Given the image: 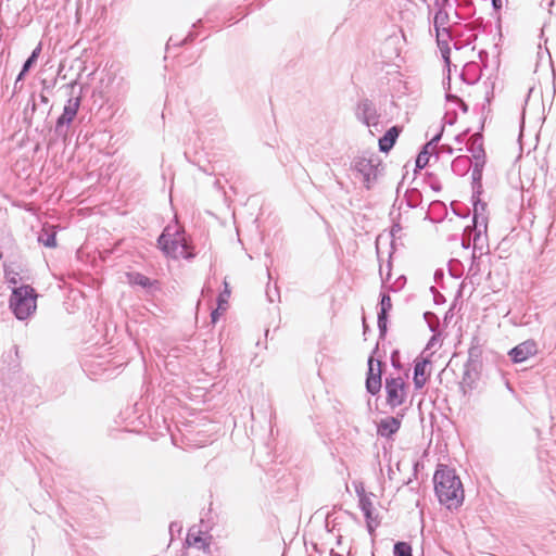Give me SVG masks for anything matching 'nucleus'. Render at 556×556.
Wrapping results in <instances>:
<instances>
[{
  "instance_id": "obj_1",
  "label": "nucleus",
  "mask_w": 556,
  "mask_h": 556,
  "mask_svg": "<svg viewBox=\"0 0 556 556\" xmlns=\"http://www.w3.org/2000/svg\"><path fill=\"white\" fill-rule=\"evenodd\" d=\"M439 502L448 509L458 508L464 502V489L459 477L445 465H439L433 476Z\"/></svg>"
},
{
  "instance_id": "obj_2",
  "label": "nucleus",
  "mask_w": 556,
  "mask_h": 556,
  "mask_svg": "<svg viewBox=\"0 0 556 556\" xmlns=\"http://www.w3.org/2000/svg\"><path fill=\"white\" fill-rule=\"evenodd\" d=\"M160 249L165 255L172 258H191L193 254L189 248L185 236L178 229L167 226L157 240Z\"/></svg>"
},
{
  "instance_id": "obj_3",
  "label": "nucleus",
  "mask_w": 556,
  "mask_h": 556,
  "mask_svg": "<svg viewBox=\"0 0 556 556\" xmlns=\"http://www.w3.org/2000/svg\"><path fill=\"white\" fill-rule=\"evenodd\" d=\"M37 294L30 286L14 287L10 296V308L20 320L27 319L37 308Z\"/></svg>"
},
{
  "instance_id": "obj_4",
  "label": "nucleus",
  "mask_w": 556,
  "mask_h": 556,
  "mask_svg": "<svg viewBox=\"0 0 556 556\" xmlns=\"http://www.w3.org/2000/svg\"><path fill=\"white\" fill-rule=\"evenodd\" d=\"M397 190L405 188V194L409 205L416 206L421 201L424 192H427L426 176H402Z\"/></svg>"
},
{
  "instance_id": "obj_5",
  "label": "nucleus",
  "mask_w": 556,
  "mask_h": 556,
  "mask_svg": "<svg viewBox=\"0 0 556 556\" xmlns=\"http://www.w3.org/2000/svg\"><path fill=\"white\" fill-rule=\"evenodd\" d=\"M387 404L394 409L401 406L407 396L406 384L401 376L386 378Z\"/></svg>"
},
{
  "instance_id": "obj_6",
  "label": "nucleus",
  "mask_w": 556,
  "mask_h": 556,
  "mask_svg": "<svg viewBox=\"0 0 556 556\" xmlns=\"http://www.w3.org/2000/svg\"><path fill=\"white\" fill-rule=\"evenodd\" d=\"M536 352V343L533 340H527L511 349L508 354L514 363H522Z\"/></svg>"
},
{
  "instance_id": "obj_7",
  "label": "nucleus",
  "mask_w": 556,
  "mask_h": 556,
  "mask_svg": "<svg viewBox=\"0 0 556 556\" xmlns=\"http://www.w3.org/2000/svg\"><path fill=\"white\" fill-rule=\"evenodd\" d=\"M403 414L382 418L377 425V433L383 438H390L396 433L401 427Z\"/></svg>"
},
{
  "instance_id": "obj_8",
  "label": "nucleus",
  "mask_w": 556,
  "mask_h": 556,
  "mask_svg": "<svg viewBox=\"0 0 556 556\" xmlns=\"http://www.w3.org/2000/svg\"><path fill=\"white\" fill-rule=\"evenodd\" d=\"M380 295H381V300H380V311L378 313V328H379L380 334L383 336L387 331L388 313L392 308V302H391L389 292L382 290Z\"/></svg>"
},
{
  "instance_id": "obj_9",
  "label": "nucleus",
  "mask_w": 556,
  "mask_h": 556,
  "mask_svg": "<svg viewBox=\"0 0 556 556\" xmlns=\"http://www.w3.org/2000/svg\"><path fill=\"white\" fill-rule=\"evenodd\" d=\"M359 507L366 518L368 531L371 533L378 526L376 518L374 517V504L370 497L366 494L359 496Z\"/></svg>"
},
{
  "instance_id": "obj_10",
  "label": "nucleus",
  "mask_w": 556,
  "mask_h": 556,
  "mask_svg": "<svg viewBox=\"0 0 556 556\" xmlns=\"http://www.w3.org/2000/svg\"><path fill=\"white\" fill-rule=\"evenodd\" d=\"M79 108V99L71 98L64 106L62 115L56 121V127L70 124L76 116Z\"/></svg>"
},
{
  "instance_id": "obj_11",
  "label": "nucleus",
  "mask_w": 556,
  "mask_h": 556,
  "mask_svg": "<svg viewBox=\"0 0 556 556\" xmlns=\"http://www.w3.org/2000/svg\"><path fill=\"white\" fill-rule=\"evenodd\" d=\"M402 128L393 126L379 139V150L388 153L395 144Z\"/></svg>"
},
{
  "instance_id": "obj_12",
  "label": "nucleus",
  "mask_w": 556,
  "mask_h": 556,
  "mask_svg": "<svg viewBox=\"0 0 556 556\" xmlns=\"http://www.w3.org/2000/svg\"><path fill=\"white\" fill-rule=\"evenodd\" d=\"M429 363L427 359L417 361L414 366V384L417 390L421 389L427 382L426 369Z\"/></svg>"
},
{
  "instance_id": "obj_13",
  "label": "nucleus",
  "mask_w": 556,
  "mask_h": 556,
  "mask_svg": "<svg viewBox=\"0 0 556 556\" xmlns=\"http://www.w3.org/2000/svg\"><path fill=\"white\" fill-rule=\"evenodd\" d=\"M391 273L389 271L386 278L382 277L381 289L387 292H397L402 290L406 283L404 276H399L394 281H391Z\"/></svg>"
},
{
  "instance_id": "obj_14",
  "label": "nucleus",
  "mask_w": 556,
  "mask_h": 556,
  "mask_svg": "<svg viewBox=\"0 0 556 556\" xmlns=\"http://www.w3.org/2000/svg\"><path fill=\"white\" fill-rule=\"evenodd\" d=\"M366 389L372 395H376L377 393H379V391L381 389V362L380 361H377L376 376L367 377Z\"/></svg>"
},
{
  "instance_id": "obj_15",
  "label": "nucleus",
  "mask_w": 556,
  "mask_h": 556,
  "mask_svg": "<svg viewBox=\"0 0 556 556\" xmlns=\"http://www.w3.org/2000/svg\"><path fill=\"white\" fill-rule=\"evenodd\" d=\"M186 541H187L188 545L194 546L199 549H203L205 552H207L210 549V543L207 542L206 538H204L202 535V533L200 531L199 532L189 531Z\"/></svg>"
},
{
  "instance_id": "obj_16",
  "label": "nucleus",
  "mask_w": 556,
  "mask_h": 556,
  "mask_svg": "<svg viewBox=\"0 0 556 556\" xmlns=\"http://www.w3.org/2000/svg\"><path fill=\"white\" fill-rule=\"evenodd\" d=\"M434 147L431 143H427L424 149L419 152L416 159V168L422 169L429 165L431 157L433 156Z\"/></svg>"
},
{
  "instance_id": "obj_17",
  "label": "nucleus",
  "mask_w": 556,
  "mask_h": 556,
  "mask_svg": "<svg viewBox=\"0 0 556 556\" xmlns=\"http://www.w3.org/2000/svg\"><path fill=\"white\" fill-rule=\"evenodd\" d=\"M485 164V153L480 149L477 153H473L470 160V166L472 167V174H481Z\"/></svg>"
},
{
  "instance_id": "obj_18",
  "label": "nucleus",
  "mask_w": 556,
  "mask_h": 556,
  "mask_svg": "<svg viewBox=\"0 0 556 556\" xmlns=\"http://www.w3.org/2000/svg\"><path fill=\"white\" fill-rule=\"evenodd\" d=\"M38 241L47 248H54L56 245L55 232L51 229L43 228L38 236Z\"/></svg>"
},
{
  "instance_id": "obj_19",
  "label": "nucleus",
  "mask_w": 556,
  "mask_h": 556,
  "mask_svg": "<svg viewBox=\"0 0 556 556\" xmlns=\"http://www.w3.org/2000/svg\"><path fill=\"white\" fill-rule=\"evenodd\" d=\"M473 202V222L476 226L479 223V218L482 219V223L485 224V218L483 217V212L485 211L486 203L482 202L480 199L472 200Z\"/></svg>"
},
{
  "instance_id": "obj_20",
  "label": "nucleus",
  "mask_w": 556,
  "mask_h": 556,
  "mask_svg": "<svg viewBox=\"0 0 556 556\" xmlns=\"http://www.w3.org/2000/svg\"><path fill=\"white\" fill-rule=\"evenodd\" d=\"M128 277H129L130 283H132V285L141 286L143 288H147L151 285L150 279L139 273L129 274Z\"/></svg>"
},
{
  "instance_id": "obj_21",
  "label": "nucleus",
  "mask_w": 556,
  "mask_h": 556,
  "mask_svg": "<svg viewBox=\"0 0 556 556\" xmlns=\"http://www.w3.org/2000/svg\"><path fill=\"white\" fill-rule=\"evenodd\" d=\"M394 556H412V546L406 542H397L393 548Z\"/></svg>"
},
{
  "instance_id": "obj_22",
  "label": "nucleus",
  "mask_w": 556,
  "mask_h": 556,
  "mask_svg": "<svg viewBox=\"0 0 556 556\" xmlns=\"http://www.w3.org/2000/svg\"><path fill=\"white\" fill-rule=\"evenodd\" d=\"M224 286H225V289L219 294L218 300H217V306H219V308H222V311H226L227 304H228V298L230 295V290H229L228 283L226 281L224 282Z\"/></svg>"
},
{
  "instance_id": "obj_23",
  "label": "nucleus",
  "mask_w": 556,
  "mask_h": 556,
  "mask_svg": "<svg viewBox=\"0 0 556 556\" xmlns=\"http://www.w3.org/2000/svg\"><path fill=\"white\" fill-rule=\"evenodd\" d=\"M481 177L482 176H473V179H472V200L480 199V195L483 192Z\"/></svg>"
},
{
  "instance_id": "obj_24",
  "label": "nucleus",
  "mask_w": 556,
  "mask_h": 556,
  "mask_svg": "<svg viewBox=\"0 0 556 556\" xmlns=\"http://www.w3.org/2000/svg\"><path fill=\"white\" fill-rule=\"evenodd\" d=\"M4 277H5V280L10 283V285H13L14 287L17 285L18 282V273L14 271L13 269H11L10 267L8 266H4Z\"/></svg>"
},
{
  "instance_id": "obj_25",
  "label": "nucleus",
  "mask_w": 556,
  "mask_h": 556,
  "mask_svg": "<svg viewBox=\"0 0 556 556\" xmlns=\"http://www.w3.org/2000/svg\"><path fill=\"white\" fill-rule=\"evenodd\" d=\"M377 372V361H375L372 357L368 359V375L367 377L376 376Z\"/></svg>"
},
{
  "instance_id": "obj_26",
  "label": "nucleus",
  "mask_w": 556,
  "mask_h": 556,
  "mask_svg": "<svg viewBox=\"0 0 556 556\" xmlns=\"http://www.w3.org/2000/svg\"><path fill=\"white\" fill-rule=\"evenodd\" d=\"M34 62H35V60L29 56L23 66V70L18 76V79L22 78V76L29 70V67L33 65Z\"/></svg>"
},
{
  "instance_id": "obj_27",
  "label": "nucleus",
  "mask_w": 556,
  "mask_h": 556,
  "mask_svg": "<svg viewBox=\"0 0 556 556\" xmlns=\"http://www.w3.org/2000/svg\"><path fill=\"white\" fill-rule=\"evenodd\" d=\"M220 312H223V311H222V308H219V306H217V308H216V309H214V311L211 313V319H212V323H214V324H215V323L218 320L219 315H220Z\"/></svg>"
},
{
  "instance_id": "obj_28",
  "label": "nucleus",
  "mask_w": 556,
  "mask_h": 556,
  "mask_svg": "<svg viewBox=\"0 0 556 556\" xmlns=\"http://www.w3.org/2000/svg\"><path fill=\"white\" fill-rule=\"evenodd\" d=\"M401 226L399 224H394L391 229L392 236H395L396 232L401 231Z\"/></svg>"
},
{
  "instance_id": "obj_29",
  "label": "nucleus",
  "mask_w": 556,
  "mask_h": 556,
  "mask_svg": "<svg viewBox=\"0 0 556 556\" xmlns=\"http://www.w3.org/2000/svg\"><path fill=\"white\" fill-rule=\"evenodd\" d=\"M40 50H41V49H40V47H37V48L33 51V53H31L30 58H31V59H34V60L36 61V59H37V56H38V54H39Z\"/></svg>"
},
{
  "instance_id": "obj_30",
  "label": "nucleus",
  "mask_w": 556,
  "mask_h": 556,
  "mask_svg": "<svg viewBox=\"0 0 556 556\" xmlns=\"http://www.w3.org/2000/svg\"><path fill=\"white\" fill-rule=\"evenodd\" d=\"M492 2L496 9H500L502 7V0H492Z\"/></svg>"
}]
</instances>
